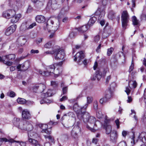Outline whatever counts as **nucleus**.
Instances as JSON below:
<instances>
[{
	"instance_id": "obj_1",
	"label": "nucleus",
	"mask_w": 146,
	"mask_h": 146,
	"mask_svg": "<svg viewBox=\"0 0 146 146\" xmlns=\"http://www.w3.org/2000/svg\"><path fill=\"white\" fill-rule=\"evenodd\" d=\"M59 23L58 21L54 23V22L51 20H49L47 22L46 24L43 27L44 29L46 30H47L49 32L52 31L55 32L58 29Z\"/></svg>"
},
{
	"instance_id": "obj_2",
	"label": "nucleus",
	"mask_w": 146,
	"mask_h": 146,
	"mask_svg": "<svg viewBox=\"0 0 146 146\" xmlns=\"http://www.w3.org/2000/svg\"><path fill=\"white\" fill-rule=\"evenodd\" d=\"M51 53L54 54L55 59L58 60H62L65 55L64 50L60 48L55 49Z\"/></svg>"
},
{
	"instance_id": "obj_3",
	"label": "nucleus",
	"mask_w": 146,
	"mask_h": 146,
	"mask_svg": "<svg viewBox=\"0 0 146 146\" xmlns=\"http://www.w3.org/2000/svg\"><path fill=\"white\" fill-rule=\"evenodd\" d=\"M107 3L106 0H103L102 2V4L103 6H101L99 8L95 13L96 15H99V17L100 18L104 17L105 15V7L104 6L106 5Z\"/></svg>"
},
{
	"instance_id": "obj_4",
	"label": "nucleus",
	"mask_w": 146,
	"mask_h": 146,
	"mask_svg": "<svg viewBox=\"0 0 146 146\" xmlns=\"http://www.w3.org/2000/svg\"><path fill=\"white\" fill-rule=\"evenodd\" d=\"M121 19L122 27L123 29H125L127 25L129 19V15L126 11H123L122 13Z\"/></svg>"
},
{
	"instance_id": "obj_5",
	"label": "nucleus",
	"mask_w": 146,
	"mask_h": 146,
	"mask_svg": "<svg viewBox=\"0 0 146 146\" xmlns=\"http://www.w3.org/2000/svg\"><path fill=\"white\" fill-rule=\"evenodd\" d=\"M55 67L54 65L48 66L46 67V71H44L39 70V72L40 74L44 76H48L51 74L53 73Z\"/></svg>"
},
{
	"instance_id": "obj_6",
	"label": "nucleus",
	"mask_w": 146,
	"mask_h": 146,
	"mask_svg": "<svg viewBox=\"0 0 146 146\" xmlns=\"http://www.w3.org/2000/svg\"><path fill=\"white\" fill-rule=\"evenodd\" d=\"M106 73L105 71H104L103 74L100 70H97L95 74L92 77H91V79L92 80H95L96 78L98 80L100 79L102 76H104Z\"/></svg>"
},
{
	"instance_id": "obj_7",
	"label": "nucleus",
	"mask_w": 146,
	"mask_h": 146,
	"mask_svg": "<svg viewBox=\"0 0 146 146\" xmlns=\"http://www.w3.org/2000/svg\"><path fill=\"white\" fill-rule=\"evenodd\" d=\"M85 56L82 51H80L78 52L75 56L74 61H76L78 60L77 63L78 64H81L80 62L82 60H83Z\"/></svg>"
},
{
	"instance_id": "obj_8",
	"label": "nucleus",
	"mask_w": 146,
	"mask_h": 146,
	"mask_svg": "<svg viewBox=\"0 0 146 146\" xmlns=\"http://www.w3.org/2000/svg\"><path fill=\"white\" fill-rule=\"evenodd\" d=\"M16 28V25H12L7 29L5 32V35L8 36L12 34L15 31Z\"/></svg>"
},
{
	"instance_id": "obj_9",
	"label": "nucleus",
	"mask_w": 146,
	"mask_h": 146,
	"mask_svg": "<svg viewBox=\"0 0 146 146\" xmlns=\"http://www.w3.org/2000/svg\"><path fill=\"white\" fill-rule=\"evenodd\" d=\"M15 11L13 10H8L4 11L3 13V15L4 17L9 19L12 17L15 14Z\"/></svg>"
},
{
	"instance_id": "obj_10",
	"label": "nucleus",
	"mask_w": 146,
	"mask_h": 146,
	"mask_svg": "<svg viewBox=\"0 0 146 146\" xmlns=\"http://www.w3.org/2000/svg\"><path fill=\"white\" fill-rule=\"evenodd\" d=\"M59 5L56 0H49L47 4L48 6H50L53 9H57Z\"/></svg>"
},
{
	"instance_id": "obj_11",
	"label": "nucleus",
	"mask_w": 146,
	"mask_h": 146,
	"mask_svg": "<svg viewBox=\"0 0 146 146\" xmlns=\"http://www.w3.org/2000/svg\"><path fill=\"white\" fill-rule=\"evenodd\" d=\"M24 124H22L20 125H19V128L21 129L25 130H27L28 131H31L33 129V126L32 125L28 122H26L25 126L27 127H23V126Z\"/></svg>"
},
{
	"instance_id": "obj_12",
	"label": "nucleus",
	"mask_w": 146,
	"mask_h": 146,
	"mask_svg": "<svg viewBox=\"0 0 146 146\" xmlns=\"http://www.w3.org/2000/svg\"><path fill=\"white\" fill-rule=\"evenodd\" d=\"M118 137L117 131L113 130L110 133V140L113 142H116Z\"/></svg>"
},
{
	"instance_id": "obj_13",
	"label": "nucleus",
	"mask_w": 146,
	"mask_h": 146,
	"mask_svg": "<svg viewBox=\"0 0 146 146\" xmlns=\"http://www.w3.org/2000/svg\"><path fill=\"white\" fill-rule=\"evenodd\" d=\"M87 107V106L86 105L82 107H80L79 106L77 103L75 104L73 106V109L74 111L77 112L81 110H86Z\"/></svg>"
},
{
	"instance_id": "obj_14",
	"label": "nucleus",
	"mask_w": 146,
	"mask_h": 146,
	"mask_svg": "<svg viewBox=\"0 0 146 146\" xmlns=\"http://www.w3.org/2000/svg\"><path fill=\"white\" fill-rule=\"evenodd\" d=\"M23 118L28 119L31 118L29 112L27 110H25L23 111L22 114Z\"/></svg>"
},
{
	"instance_id": "obj_15",
	"label": "nucleus",
	"mask_w": 146,
	"mask_h": 146,
	"mask_svg": "<svg viewBox=\"0 0 146 146\" xmlns=\"http://www.w3.org/2000/svg\"><path fill=\"white\" fill-rule=\"evenodd\" d=\"M80 128L78 126H75L72 131V135L75 138L77 136L78 133L80 131Z\"/></svg>"
},
{
	"instance_id": "obj_16",
	"label": "nucleus",
	"mask_w": 146,
	"mask_h": 146,
	"mask_svg": "<svg viewBox=\"0 0 146 146\" xmlns=\"http://www.w3.org/2000/svg\"><path fill=\"white\" fill-rule=\"evenodd\" d=\"M3 141L5 142H9L11 143L14 142L19 143V141H16L15 140L12 138H10L9 139H7L6 138H0V146L2 144Z\"/></svg>"
},
{
	"instance_id": "obj_17",
	"label": "nucleus",
	"mask_w": 146,
	"mask_h": 146,
	"mask_svg": "<svg viewBox=\"0 0 146 146\" xmlns=\"http://www.w3.org/2000/svg\"><path fill=\"white\" fill-rule=\"evenodd\" d=\"M12 17L11 19V22L12 23H15L17 22L21 17V15L19 14L15 16H12Z\"/></svg>"
},
{
	"instance_id": "obj_18",
	"label": "nucleus",
	"mask_w": 146,
	"mask_h": 146,
	"mask_svg": "<svg viewBox=\"0 0 146 146\" xmlns=\"http://www.w3.org/2000/svg\"><path fill=\"white\" fill-rule=\"evenodd\" d=\"M36 21L38 23H43L45 20L44 17L42 15H38L36 17Z\"/></svg>"
},
{
	"instance_id": "obj_19",
	"label": "nucleus",
	"mask_w": 146,
	"mask_h": 146,
	"mask_svg": "<svg viewBox=\"0 0 146 146\" xmlns=\"http://www.w3.org/2000/svg\"><path fill=\"white\" fill-rule=\"evenodd\" d=\"M30 66L29 62H26L22 64V70L24 71L27 70Z\"/></svg>"
},
{
	"instance_id": "obj_20",
	"label": "nucleus",
	"mask_w": 146,
	"mask_h": 146,
	"mask_svg": "<svg viewBox=\"0 0 146 146\" xmlns=\"http://www.w3.org/2000/svg\"><path fill=\"white\" fill-rule=\"evenodd\" d=\"M18 42L19 44L21 46H23L25 43L26 42V39L23 37H19L18 40Z\"/></svg>"
},
{
	"instance_id": "obj_21",
	"label": "nucleus",
	"mask_w": 146,
	"mask_h": 146,
	"mask_svg": "<svg viewBox=\"0 0 146 146\" xmlns=\"http://www.w3.org/2000/svg\"><path fill=\"white\" fill-rule=\"evenodd\" d=\"M106 133L107 134H109L112 131L111 126L107 123L106 124Z\"/></svg>"
},
{
	"instance_id": "obj_22",
	"label": "nucleus",
	"mask_w": 146,
	"mask_h": 146,
	"mask_svg": "<svg viewBox=\"0 0 146 146\" xmlns=\"http://www.w3.org/2000/svg\"><path fill=\"white\" fill-rule=\"evenodd\" d=\"M96 20V17H93L91 18L88 23V25L89 27L92 26L95 23Z\"/></svg>"
},
{
	"instance_id": "obj_23",
	"label": "nucleus",
	"mask_w": 146,
	"mask_h": 146,
	"mask_svg": "<svg viewBox=\"0 0 146 146\" xmlns=\"http://www.w3.org/2000/svg\"><path fill=\"white\" fill-rule=\"evenodd\" d=\"M81 33H84L88 29V26L87 25H84L80 27L77 29Z\"/></svg>"
},
{
	"instance_id": "obj_24",
	"label": "nucleus",
	"mask_w": 146,
	"mask_h": 146,
	"mask_svg": "<svg viewBox=\"0 0 146 146\" xmlns=\"http://www.w3.org/2000/svg\"><path fill=\"white\" fill-rule=\"evenodd\" d=\"M90 116L89 113L88 112H86L84 113V115L83 117V119L85 122H88V118Z\"/></svg>"
},
{
	"instance_id": "obj_25",
	"label": "nucleus",
	"mask_w": 146,
	"mask_h": 146,
	"mask_svg": "<svg viewBox=\"0 0 146 146\" xmlns=\"http://www.w3.org/2000/svg\"><path fill=\"white\" fill-rule=\"evenodd\" d=\"M82 110H81L77 112L78 117L80 120H82L83 119V116L85 112V111H83Z\"/></svg>"
},
{
	"instance_id": "obj_26",
	"label": "nucleus",
	"mask_w": 146,
	"mask_h": 146,
	"mask_svg": "<svg viewBox=\"0 0 146 146\" xmlns=\"http://www.w3.org/2000/svg\"><path fill=\"white\" fill-rule=\"evenodd\" d=\"M88 119V122L90 124H92V125H96V124H95L96 121V119L95 117L90 116Z\"/></svg>"
},
{
	"instance_id": "obj_27",
	"label": "nucleus",
	"mask_w": 146,
	"mask_h": 146,
	"mask_svg": "<svg viewBox=\"0 0 146 146\" xmlns=\"http://www.w3.org/2000/svg\"><path fill=\"white\" fill-rule=\"evenodd\" d=\"M45 97L51 96L54 94L53 91L51 89H48L46 93L44 94Z\"/></svg>"
},
{
	"instance_id": "obj_28",
	"label": "nucleus",
	"mask_w": 146,
	"mask_h": 146,
	"mask_svg": "<svg viewBox=\"0 0 146 146\" xmlns=\"http://www.w3.org/2000/svg\"><path fill=\"white\" fill-rule=\"evenodd\" d=\"M62 72V71L61 69L58 68L55 70H54L53 74H54L55 77H56L59 75Z\"/></svg>"
},
{
	"instance_id": "obj_29",
	"label": "nucleus",
	"mask_w": 146,
	"mask_h": 146,
	"mask_svg": "<svg viewBox=\"0 0 146 146\" xmlns=\"http://www.w3.org/2000/svg\"><path fill=\"white\" fill-rule=\"evenodd\" d=\"M130 86L131 88H135L137 86V83L135 81H130L129 82L128 86L130 87Z\"/></svg>"
},
{
	"instance_id": "obj_30",
	"label": "nucleus",
	"mask_w": 146,
	"mask_h": 146,
	"mask_svg": "<svg viewBox=\"0 0 146 146\" xmlns=\"http://www.w3.org/2000/svg\"><path fill=\"white\" fill-rule=\"evenodd\" d=\"M4 57L2 58L0 57V62H3L7 66H10L12 65V62L9 61L6 62L4 60Z\"/></svg>"
},
{
	"instance_id": "obj_31",
	"label": "nucleus",
	"mask_w": 146,
	"mask_h": 146,
	"mask_svg": "<svg viewBox=\"0 0 146 146\" xmlns=\"http://www.w3.org/2000/svg\"><path fill=\"white\" fill-rule=\"evenodd\" d=\"M132 20L133 24L134 25H137L139 24V22L135 16H134L133 17Z\"/></svg>"
},
{
	"instance_id": "obj_32",
	"label": "nucleus",
	"mask_w": 146,
	"mask_h": 146,
	"mask_svg": "<svg viewBox=\"0 0 146 146\" xmlns=\"http://www.w3.org/2000/svg\"><path fill=\"white\" fill-rule=\"evenodd\" d=\"M111 96L112 94L111 91L110 90L107 91L105 97L108 100L111 97Z\"/></svg>"
},
{
	"instance_id": "obj_33",
	"label": "nucleus",
	"mask_w": 146,
	"mask_h": 146,
	"mask_svg": "<svg viewBox=\"0 0 146 146\" xmlns=\"http://www.w3.org/2000/svg\"><path fill=\"white\" fill-rule=\"evenodd\" d=\"M131 113L130 114V115L131 117H133L135 119V120L136 121H137L138 120V119L137 116L136 115V113L135 111L134 110H131Z\"/></svg>"
},
{
	"instance_id": "obj_34",
	"label": "nucleus",
	"mask_w": 146,
	"mask_h": 146,
	"mask_svg": "<svg viewBox=\"0 0 146 146\" xmlns=\"http://www.w3.org/2000/svg\"><path fill=\"white\" fill-rule=\"evenodd\" d=\"M3 57H5V58L9 60H13L15 58V55L14 54H12L7 56H5Z\"/></svg>"
},
{
	"instance_id": "obj_35",
	"label": "nucleus",
	"mask_w": 146,
	"mask_h": 146,
	"mask_svg": "<svg viewBox=\"0 0 146 146\" xmlns=\"http://www.w3.org/2000/svg\"><path fill=\"white\" fill-rule=\"evenodd\" d=\"M115 13L112 10H110L109 11V13L108 15V17L110 19H112L114 17Z\"/></svg>"
},
{
	"instance_id": "obj_36",
	"label": "nucleus",
	"mask_w": 146,
	"mask_h": 146,
	"mask_svg": "<svg viewBox=\"0 0 146 146\" xmlns=\"http://www.w3.org/2000/svg\"><path fill=\"white\" fill-rule=\"evenodd\" d=\"M17 101V102L19 104H24L25 103L26 100L24 99L18 98Z\"/></svg>"
},
{
	"instance_id": "obj_37",
	"label": "nucleus",
	"mask_w": 146,
	"mask_h": 146,
	"mask_svg": "<svg viewBox=\"0 0 146 146\" xmlns=\"http://www.w3.org/2000/svg\"><path fill=\"white\" fill-rule=\"evenodd\" d=\"M44 136L45 138L47 139H48L49 140L53 142L54 140V138L53 137L50 135H44Z\"/></svg>"
},
{
	"instance_id": "obj_38",
	"label": "nucleus",
	"mask_w": 146,
	"mask_h": 146,
	"mask_svg": "<svg viewBox=\"0 0 146 146\" xmlns=\"http://www.w3.org/2000/svg\"><path fill=\"white\" fill-rule=\"evenodd\" d=\"M39 127L42 129V130H45L48 128V126L46 124L40 123L38 125Z\"/></svg>"
},
{
	"instance_id": "obj_39",
	"label": "nucleus",
	"mask_w": 146,
	"mask_h": 146,
	"mask_svg": "<svg viewBox=\"0 0 146 146\" xmlns=\"http://www.w3.org/2000/svg\"><path fill=\"white\" fill-rule=\"evenodd\" d=\"M29 142L32 144L34 145H35L38 142L37 140L32 138L29 139Z\"/></svg>"
},
{
	"instance_id": "obj_40",
	"label": "nucleus",
	"mask_w": 146,
	"mask_h": 146,
	"mask_svg": "<svg viewBox=\"0 0 146 146\" xmlns=\"http://www.w3.org/2000/svg\"><path fill=\"white\" fill-rule=\"evenodd\" d=\"M51 102L50 101L48 100L47 99H44L41 100L40 101V103L42 104L44 103H50Z\"/></svg>"
},
{
	"instance_id": "obj_41",
	"label": "nucleus",
	"mask_w": 146,
	"mask_h": 146,
	"mask_svg": "<svg viewBox=\"0 0 146 146\" xmlns=\"http://www.w3.org/2000/svg\"><path fill=\"white\" fill-rule=\"evenodd\" d=\"M20 29L22 31H25L28 30V27L25 24H23L20 27Z\"/></svg>"
},
{
	"instance_id": "obj_42",
	"label": "nucleus",
	"mask_w": 146,
	"mask_h": 146,
	"mask_svg": "<svg viewBox=\"0 0 146 146\" xmlns=\"http://www.w3.org/2000/svg\"><path fill=\"white\" fill-rule=\"evenodd\" d=\"M113 50V48L112 47H111L110 48L108 49L107 52V55L108 56L110 55Z\"/></svg>"
},
{
	"instance_id": "obj_43",
	"label": "nucleus",
	"mask_w": 146,
	"mask_h": 146,
	"mask_svg": "<svg viewBox=\"0 0 146 146\" xmlns=\"http://www.w3.org/2000/svg\"><path fill=\"white\" fill-rule=\"evenodd\" d=\"M100 36L99 35H97L95 36L94 38V40L95 42H98L100 40Z\"/></svg>"
},
{
	"instance_id": "obj_44",
	"label": "nucleus",
	"mask_w": 146,
	"mask_h": 146,
	"mask_svg": "<svg viewBox=\"0 0 146 146\" xmlns=\"http://www.w3.org/2000/svg\"><path fill=\"white\" fill-rule=\"evenodd\" d=\"M134 64H133V58H132V61H131V64L129 67V72H130L131 71L133 70L134 68Z\"/></svg>"
},
{
	"instance_id": "obj_45",
	"label": "nucleus",
	"mask_w": 146,
	"mask_h": 146,
	"mask_svg": "<svg viewBox=\"0 0 146 146\" xmlns=\"http://www.w3.org/2000/svg\"><path fill=\"white\" fill-rule=\"evenodd\" d=\"M51 43L50 42H49L44 44V46L46 48H51Z\"/></svg>"
},
{
	"instance_id": "obj_46",
	"label": "nucleus",
	"mask_w": 146,
	"mask_h": 146,
	"mask_svg": "<svg viewBox=\"0 0 146 146\" xmlns=\"http://www.w3.org/2000/svg\"><path fill=\"white\" fill-rule=\"evenodd\" d=\"M7 94L11 97H14L15 95V93L13 91H11L7 93Z\"/></svg>"
},
{
	"instance_id": "obj_47",
	"label": "nucleus",
	"mask_w": 146,
	"mask_h": 146,
	"mask_svg": "<svg viewBox=\"0 0 146 146\" xmlns=\"http://www.w3.org/2000/svg\"><path fill=\"white\" fill-rule=\"evenodd\" d=\"M96 115L97 117L99 118H100L102 117L103 115L101 111H98L96 113Z\"/></svg>"
},
{
	"instance_id": "obj_48",
	"label": "nucleus",
	"mask_w": 146,
	"mask_h": 146,
	"mask_svg": "<svg viewBox=\"0 0 146 146\" xmlns=\"http://www.w3.org/2000/svg\"><path fill=\"white\" fill-rule=\"evenodd\" d=\"M92 101V98L91 97H88L87 98V104H86L87 106L88 104H90Z\"/></svg>"
},
{
	"instance_id": "obj_49",
	"label": "nucleus",
	"mask_w": 146,
	"mask_h": 146,
	"mask_svg": "<svg viewBox=\"0 0 146 146\" xmlns=\"http://www.w3.org/2000/svg\"><path fill=\"white\" fill-rule=\"evenodd\" d=\"M102 44V42H100L98 46L96 49V51L97 52L99 53L100 52L101 47V46Z\"/></svg>"
},
{
	"instance_id": "obj_50",
	"label": "nucleus",
	"mask_w": 146,
	"mask_h": 146,
	"mask_svg": "<svg viewBox=\"0 0 146 146\" xmlns=\"http://www.w3.org/2000/svg\"><path fill=\"white\" fill-rule=\"evenodd\" d=\"M135 135L134 134H133V137L132 139V140L131 141V144H132V145H134L135 144V143L137 142V139L136 140H135Z\"/></svg>"
},
{
	"instance_id": "obj_51",
	"label": "nucleus",
	"mask_w": 146,
	"mask_h": 146,
	"mask_svg": "<svg viewBox=\"0 0 146 146\" xmlns=\"http://www.w3.org/2000/svg\"><path fill=\"white\" fill-rule=\"evenodd\" d=\"M42 132L46 133L48 135H50L51 133V131H49L48 129H46L45 130H42Z\"/></svg>"
},
{
	"instance_id": "obj_52",
	"label": "nucleus",
	"mask_w": 146,
	"mask_h": 146,
	"mask_svg": "<svg viewBox=\"0 0 146 146\" xmlns=\"http://www.w3.org/2000/svg\"><path fill=\"white\" fill-rule=\"evenodd\" d=\"M131 88V87L130 86V87H129V86H127V87H126V90H125V92L128 95L131 91V89H130Z\"/></svg>"
},
{
	"instance_id": "obj_53",
	"label": "nucleus",
	"mask_w": 146,
	"mask_h": 146,
	"mask_svg": "<svg viewBox=\"0 0 146 146\" xmlns=\"http://www.w3.org/2000/svg\"><path fill=\"white\" fill-rule=\"evenodd\" d=\"M119 145V146H127V143L125 141H123L120 142Z\"/></svg>"
},
{
	"instance_id": "obj_54",
	"label": "nucleus",
	"mask_w": 146,
	"mask_h": 146,
	"mask_svg": "<svg viewBox=\"0 0 146 146\" xmlns=\"http://www.w3.org/2000/svg\"><path fill=\"white\" fill-rule=\"evenodd\" d=\"M95 110H97L98 109V104L97 102H94L93 104Z\"/></svg>"
},
{
	"instance_id": "obj_55",
	"label": "nucleus",
	"mask_w": 146,
	"mask_h": 146,
	"mask_svg": "<svg viewBox=\"0 0 146 146\" xmlns=\"http://www.w3.org/2000/svg\"><path fill=\"white\" fill-rule=\"evenodd\" d=\"M62 90L63 94H66L67 91V87H64L62 88Z\"/></svg>"
},
{
	"instance_id": "obj_56",
	"label": "nucleus",
	"mask_w": 146,
	"mask_h": 146,
	"mask_svg": "<svg viewBox=\"0 0 146 146\" xmlns=\"http://www.w3.org/2000/svg\"><path fill=\"white\" fill-rule=\"evenodd\" d=\"M42 38H39L36 40V42L37 44L38 45L39 44L41 43L42 41Z\"/></svg>"
},
{
	"instance_id": "obj_57",
	"label": "nucleus",
	"mask_w": 146,
	"mask_h": 146,
	"mask_svg": "<svg viewBox=\"0 0 146 146\" xmlns=\"http://www.w3.org/2000/svg\"><path fill=\"white\" fill-rule=\"evenodd\" d=\"M36 24L35 23H34L29 25L28 27V29H29L33 28L34 26H36Z\"/></svg>"
},
{
	"instance_id": "obj_58",
	"label": "nucleus",
	"mask_w": 146,
	"mask_h": 146,
	"mask_svg": "<svg viewBox=\"0 0 146 146\" xmlns=\"http://www.w3.org/2000/svg\"><path fill=\"white\" fill-rule=\"evenodd\" d=\"M81 64H79L81 65L82 64H84L85 65H86L87 64V60L86 59L84 60H82V61H81Z\"/></svg>"
},
{
	"instance_id": "obj_59",
	"label": "nucleus",
	"mask_w": 146,
	"mask_h": 146,
	"mask_svg": "<svg viewBox=\"0 0 146 146\" xmlns=\"http://www.w3.org/2000/svg\"><path fill=\"white\" fill-rule=\"evenodd\" d=\"M98 139L96 138H93L92 139V142L95 144H96L98 142Z\"/></svg>"
},
{
	"instance_id": "obj_60",
	"label": "nucleus",
	"mask_w": 146,
	"mask_h": 146,
	"mask_svg": "<svg viewBox=\"0 0 146 146\" xmlns=\"http://www.w3.org/2000/svg\"><path fill=\"white\" fill-rule=\"evenodd\" d=\"M38 52L39 51L37 50H35L32 49L31 51V54L38 53Z\"/></svg>"
},
{
	"instance_id": "obj_61",
	"label": "nucleus",
	"mask_w": 146,
	"mask_h": 146,
	"mask_svg": "<svg viewBox=\"0 0 146 146\" xmlns=\"http://www.w3.org/2000/svg\"><path fill=\"white\" fill-rule=\"evenodd\" d=\"M67 98L66 96H63L62 98L60 99V102H62L65 100H67Z\"/></svg>"
},
{
	"instance_id": "obj_62",
	"label": "nucleus",
	"mask_w": 146,
	"mask_h": 146,
	"mask_svg": "<svg viewBox=\"0 0 146 146\" xmlns=\"http://www.w3.org/2000/svg\"><path fill=\"white\" fill-rule=\"evenodd\" d=\"M51 85L54 87L58 85V84L55 81H51Z\"/></svg>"
},
{
	"instance_id": "obj_63",
	"label": "nucleus",
	"mask_w": 146,
	"mask_h": 146,
	"mask_svg": "<svg viewBox=\"0 0 146 146\" xmlns=\"http://www.w3.org/2000/svg\"><path fill=\"white\" fill-rule=\"evenodd\" d=\"M141 141L143 143H146V135L143 137Z\"/></svg>"
},
{
	"instance_id": "obj_64",
	"label": "nucleus",
	"mask_w": 146,
	"mask_h": 146,
	"mask_svg": "<svg viewBox=\"0 0 146 146\" xmlns=\"http://www.w3.org/2000/svg\"><path fill=\"white\" fill-rule=\"evenodd\" d=\"M75 35V33L74 32H72L69 35V36L70 37V38H73L74 37Z\"/></svg>"
}]
</instances>
